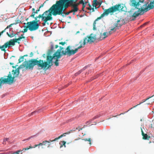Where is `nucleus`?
Masks as SVG:
<instances>
[{"instance_id":"nucleus-51","label":"nucleus","mask_w":154,"mask_h":154,"mask_svg":"<svg viewBox=\"0 0 154 154\" xmlns=\"http://www.w3.org/2000/svg\"><path fill=\"white\" fill-rule=\"evenodd\" d=\"M27 56H28V55L26 54V55H24L23 56H24V57H27Z\"/></svg>"},{"instance_id":"nucleus-6","label":"nucleus","mask_w":154,"mask_h":154,"mask_svg":"<svg viewBox=\"0 0 154 154\" xmlns=\"http://www.w3.org/2000/svg\"><path fill=\"white\" fill-rule=\"evenodd\" d=\"M23 34H22L18 38L11 39L5 43L4 45L2 46L0 45V49H1L2 51L5 52L6 51L5 49L7 48H9L11 46L14 45L16 42H17L19 44L20 42H17V41H20L22 38H25V37L23 36Z\"/></svg>"},{"instance_id":"nucleus-9","label":"nucleus","mask_w":154,"mask_h":154,"mask_svg":"<svg viewBox=\"0 0 154 154\" xmlns=\"http://www.w3.org/2000/svg\"><path fill=\"white\" fill-rule=\"evenodd\" d=\"M61 137V136L60 137H57V138H56L53 140H45L43 141H42V143H40L38 144H35V145L33 147H32L31 146H29V147H27L24 148H23V149L22 150H24V151H25L26 150H27L30 149H31L32 148H35L38 146H43V145H46V143H48L49 144H48V147H49V146L51 144V143H50L51 142H53L54 141H55L59 139H60V137Z\"/></svg>"},{"instance_id":"nucleus-32","label":"nucleus","mask_w":154,"mask_h":154,"mask_svg":"<svg viewBox=\"0 0 154 154\" xmlns=\"http://www.w3.org/2000/svg\"><path fill=\"white\" fill-rule=\"evenodd\" d=\"M102 3V2H97V1L96 2V5L97 6V5H100Z\"/></svg>"},{"instance_id":"nucleus-20","label":"nucleus","mask_w":154,"mask_h":154,"mask_svg":"<svg viewBox=\"0 0 154 154\" xmlns=\"http://www.w3.org/2000/svg\"><path fill=\"white\" fill-rule=\"evenodd\" d=\"M24 59V56H21L20 58L19 59V63H20L22 61H23Z\"/></svg>"},{"instance_id":"nucleus-22","label":"nucleus","mask_w":154,"mask_h":154,"mask_svg":"<svg viewBox=\"0 0 154 154\" xmlns=\"http://www.w3.org/2000/svg\"><path fill=\"white\" fill-rule=\"evenodd\" d=\"M83 140H84L85 141H88L89 142V144L91 145V138H88V139H82Z\"/></svg>"},{"instance_id":"nucleus-3","label":"nucleus","mask_w":154,"mask_h":154,"mask_svg":"<svg viewBox=\"0 0 154 154\" xmlns=\"http://www.w3.org/2000/svg\"><path fill=\"white\" fill-rule=\"evenodd\" d=\"M149 2H144V0H130L129 5L131 7L134 8L132 11L133 12L131 17L134 18L141 15L144 12L153 9L154 7V0L148 4Z\"/></svg>"},{"instance_id":"nucleus-40","label":"nucleus","mask_w":154,"mask_h":154,"mask_svg":"<svg viewBox=\"0 0 154 154\" xmlns=\"http://www.w3.org/2000/svg\"><path fill=\"white\" fill-rule=\"evenodd\" d=\"M97 0H94L93 4L96 3V2L97 1Z\"/></svg>"},{"instance_id":"nucleus-25","label":"nucleus","mask_w":154,"mask_h":154,"mask_svg":"<svg viewBox=\"0 0 154 154\" xmlns=\"http://www.w3.org/2000/svg\"><path fill=\"white\" fill-rule=\"evenodd\" d=\"M35 14H36L35 12H32V14L30 16V17L35 18Z\"/></svg>"},{"instance_id":"nucleus-45","label":"nucleus","mask_w":154,"mask_h":154,"mask_svg":"<svg viewBox=\"0 0 154 154\" xmlns=\"http://www.w3.org/2000/svg\"><path fill=\"white\" fill-rule=\"evenodd\" d=\"M58 47V45H56L55 46V48H57Z\"/></svg>"},{"instance_id":"nucleus-47","label":"nucleus","mask_w":154,"mask_h":154,"mask_svg":"<svg viewBox=\"0 0 154 154\" xmlns=\"http://www.w3.org/2000/svg\"><path fill=\"white\" fill-rule=\"evenodd\" d=\"M93 29L94 30H95L96 29L95 26H93Z\"/></svg>"},{"instance_id":"nucleus-14","label":"nucleus","mask_w":154,"mask_h":154,"mask_svg":"<svg viewBox=\"0 0 154 154\" xmlns=\"http://www.w3.org/2000/svg\"><path fill=\"white\" fill-rule=\"evenodd\" d=\"M154 95H152V96H151V97H148L146 99H144L143 100V101L142 102H141L139 104H137V105L134 106L133 108H134V107H136L138 105L141 104V103H142L144 102H145V101H147L148 100H149V99H150V98H151L152 97H154Z\"/></svg>"},{"instance_id":"nucleus-58","label":"nucleus","mask_w":154,"mask_h":154,"mask_svg":"<svg viewBox=\"0 0 154 154\" xmlns=\"http://www.w3.org/2000/svg\"><path fill=\"white\" fill-rule=\"evenodd\" d=\"M96 117H94V119H96Z\"/></svg>"},{"instance_id":"nucleus-38","label":"nucleus","mask_w":154,"mask_h":154,"mask_svg":"<svg viewBox=\"0 0 154 154\" xmlns=\"http://www.w3.org/2000/svg\"><path fill=\"white\" fill-rule=\"evenodd\" d=\"M45 2H44V3L43 4L41 5L40 6V7H39V8H42V7H43V5H44V3Z\"/></svg>"},{"instance_id":"nucleus-48","label":"nucleus","mask_w":154,"mask_h":154,"mask_svg":"<svg viewBox=\"0 0 154 154\" xmlns=\"http://www.w3.org/2000/svg\"><path fill=\"white\" fill-rule=\"evenodd\" d=\"M20 32H17L16 34H16V35H19V34L20 33Z\"/></svg>"},{"instance_id":"nucleus-17","label":"nucleus","mask_w":154,"mask_h":154,"mask_svg":"<svg viewBox=\"0 0 154 154\" xmlns=\"http://www.w3.org/2000/svg\"><path fill=\"white\" fill-rule=\"evenodd\" d=\"M66 142L64 141H61L60 142V147H63V146H64V147H66Z\"/></svg>"},{"instance_id":"nucleus-56","label":"nucleus","mask_w":154,"mask_h":154,"mask_svg":"<svg viewBox=\"0 0 154 154\" xmlns=\"http://www.w3.org/2000/svg\"><path fill=\"white\" fill-rule=\"evenodd\" d=\"M146 23H144V24L143 25H145L146 24Z\"/></svg>"},{"instance_id":"nucleus-46","label":"nucleus","mask_w":154,"mask_h":154,"mask_svg":"<svg viewBox=\"0 0 154 154\" xmlns=\"http://www.w3.org/2000/svg\"><path fill=\"white\" fill-rule=\"evenodd\" d=\"M35 10L34 8H33L32 9V12H35Z\"/></svg>"},{"instance_id":"nucleus-30","label":"nucleus","mask_w":154,"mask_h":154,"mask_svg":"<svg viewBox=\"0 0 154 154\" xmlns=\"http://www.w3.org/2000/svg\"><path fill=\"white\" fill-rule=\"evenodd\" d=\"M96 3L92 4L93 8H94L95 9H97V8L96 7L97 5H96Z\"/></svg>"},{"instance_id":"nucleus-36","label":"nucleus","mask_w":154,"mask_h":154,"mask_svg":"<svg viewBox=\"0 0 154 154\" xmlns=\"http://www.w3.org/2000/svg\"><path fill=\"white\" fill-rule=\"evenodd\" d=\"M83 40H81L79 42V44H80V45H81V44H83Z\"/></svg>"},{"instance_id":"nucleus-28","label":"nucleus","mask_w":154,"mask_h":154,"mask_svg":"<svg viewBox=\"0 0 154 154\" xmlns=\"http://www.w3.org/2000/svg\"><path fill=\"white\" fill-rule=\"evenodd\" d=\"M82 4V10L83 11H85L84 8H85V7L86 5L84 4V3Z\"/></svg>"},{"instance_id":"nucleus-21","label":"nucleus","mask_w":154,"mask_h":154,"mask_svg":"<svg viewBox=\"0 0 154 154\" xmlns=\"http://www.w3.org/2000/svg\"><path fill=\"white\" fill-rule=\"evenodd\" d=\"M9 140V138H5L3 142V144H6V141H8V140Z\"/></svg>"},{"instance_id":"nucleus-33","label":"nucleus","mask_w":154,"mask_h":154,"mask_svg":"<svg viewBox=\"0 0 154 154\" xmlns=\"http://www.w3.org/2000/svg\"><path fill=\"white\" fill-rule=\"evenodd\" d=\"M103 17V15L102 14L99 17H98L96 20H95V21H97L98 20H100L101 18V17Z\"/></svg>"},{"instance_id":"nucleus-60","label":"nucleus","mask_w":154,"mask_h":154,"mask_svg":"<svg viewBox=\"0 0 154 154\" xmlns=\"http://www.w3.org/2000/svg\"><path fill=\"white\" fill-rule=\"evenodd\" d=\"M132 108H131V109H132Z\"/></svg>"},{"instance_id":"nucleus-19","label":"nucleus","mask_w":154,"mask_h":154,"mask_svg":"<svg viewBox=\"0 0 154 154\" xmlns=\"http://www.w3.org/2000/svg\"><path fill=\"white\" fill-rule=\"evenodd\" d=\"M13 25V24H11L9 25L7 27L3 30L2 31V32H1L0 33V36L2 34L5 32V31L6 30L8 29V28L11 27Z\"/></svg>"},{"instance_id":"nucleus-44","label":"nucleus","mask_w":154,"mask_h":154,"mask_svg":"<svg viewBox=\"0 0 154 154\" xmlns=\"http://www.w3.org/2000/svg\"><path fill=\"white\" fill-rule=\"evenodd\" d=\"M51 50H53V49H54V47H53V45H51Z\"/></svg>"},{"instance_id":"nucleus-49","label":"nucleus","mask_w":154,"mask_h":154,"mask_svg":"<svg viewBox=\"0 0 154 154\" xmlns=\"http://www.w3.org/2000/svg\"><path fill=\"white\" fill-rule=\"evenodd\" d=\"M80 139H80V138H78V139H75V140H74V141H76V140H80Z\"/></svg>"},{"instance_id":"nucleus-24","label":"nucleus","mask_w":154,"mask_h":154,"mask_svg":"<svg viewBox=\"0 0 154 154\" xmlns=\"http://www.w3.org/2000/svg\"><path fill=\"white\" fill-rule=\"evenodd\" d=\"M149 127L150 128H154V123L152 122L149 125Z\"/></svg>"},{"instance_id":"nucleus-37","label":"nucleus","mask_w":154,"mask_h":154,"mask_svg":"<svg viewBox=\"0 0 154 154\" xmlns=\"http://www.w3.org/2000/svg\"><path fill=\"white\" fill-rule=\"evenodd\" d=\"M125 113H121L120 114H119V115H116V116H112V117H116V116H119V115H121V114H124Z\"/></svg>"},{"instance_id":"nucleus-27","label":"nucleus","mask_w":154,"mask_h":154,"mask_svg":"<svg viewBox=\"0 0 154 154\" xmlns=\"http://www.w3.org/2000/svg\"><path fill=\"white\" fill-rule=\"evenodd\" d=\"M0 154H11V151H9L0 153Z\"/></svg>"},{"instance_id":"nucleus-26","label":"nucleus","mask_w":154,"mask_h":154,"mask_svg":"<svg viewBox=\"0 0 154 154\" xmlns=\"http://www.w3.org/2000/svg\"><path fill=\"white\" fill-rule=\"evenodd\" d=\"M25 27H26L25 29H24L23 30V31H22V32L23 33H25L28 30V28H26V26H24Z\"/></svg>"},{"instance_id":"nucleus-31","label":"nucleus","mask_w":154,"mask_h":154,"mask_svg":"<svg viewBox=\"0 0 154 154\" xmlns=\"http://www.w3.org/2000/svg\"><path fill=\"white\" fill-rule=\"evenodd\" d=\"M66 43L65 42H59V45H64Z\"/></svg>"},{"instance_id":"nucleus-54","label":"nucleus","mask_w":154,"mask_h":154,"mask_svg":"<svg viewBox=\"0 0 154 154\" xmlns=\"http://www.w3.org/2000/svg\"><path fill=\"white\" fill-rule=\"evenodd\" d=\"M79 33V31H77V32H76V34H77V33Z\"/></svg>"},{"instance_id":"nucleus-52","label":"nucleus","mask_w":154,"mask_h":154,"mask_svg":"<svg viewBox=\"0 0 154 154\" xmlns=\"http://www.w3.org/2000/svg\"><path fill=\"white\" fill-rule=\"evenodd\" d=\"M10 65H13L14 64V63H10Z\"/></svg>"},{"instance_id":"nucleus-59","label":"nucleus","mask_w":154,"mask_h":154,"mask_svg":"<svg viewBox=\"0 0 154 154\" xmlns=\"http://www.w3.org/2000/svg\"><path fill=\"white\" fill-rule=\"evenodd\" d=\"M134 20V19H132L131 20Z\"/></svg>"},{"instance_id":"nucleus-4","label":"nucleus","mask_w":154,"mask_h":154,"mask_svg":"<svg viewBox=\"0 0 154 154\" xmlns=\"http://www.w3.org/2000/svg\"><path fill=\"white\" fill-rule=\"evenodd\" d=\"M37 18H41L42 21H43L42 24L44 26L45 25L46 23L49 25L48 21L53 20V17L50 16L48 10L46 11L42 14H40L38 16L35 17V20L27 22L26 28H28L30 31H35L38 29L39 25L38 23L39 20H37Z\"/></svg>"},{"instance_id":"nucleus-11","label":"nucleus","mask_w":154,"mask_h":154,"mask_svg":"<svg viewBox=\"0 0 154 154\" xmlns=\"http://www.w3.org/2000/svg\"><path fill=\"white\" fill-rule=\"evenodd\" d=\"M75 131H76V130H75V128H74L72 130H70L69 131H67L66 133L63 134L61 135L60 136H59L58 137H60L61 136V137L60 138H61L63 136H65V134H69L70 133H71Z\"/></svg>"},{"instance_id":"nucleus-57","label":"nucleus","mask_w":154,"mask_h":154,"mask_svg":"<svg viewBox=\"0 0 154 154\" xmlns=\"http://www.w3.org/2000/svg\"><path fill=\"white\" fill-rule=\"evenodd\" d=\"M13 67V68H16V66H12Z\"/></svg>"},{"instance_id":"nucleus-2","label":"nucleus","mask_w":154,"mask_h":154,"mask_svg":"<svg viewBox=\"0 0 154 154\" xmlns=\"http://www.w3.org/2000/svg\"><path fill=\"white\" fill-rule=\"evenodd\" d=\"M48 10L51 17L58 15L64 17L72 11L76 12L79 8L75 7L69 0H59Z\"/></svg>"},{"instance_id":"nucleus-12","label":"nucleus","mask_w":154,"mask_h":154,"mask_svg":"<svg viewBox=\"0 0 154 154\" xmlns=\"http://www.w3.org/2000/svg\"><path fill=\"white\" fill-rule=\"evenodd\" d=\"M142 135L143 136V138L144 140L148 139V135L146 134H144L142 128H141Z\"/></svg>"},{"instance_id":"nucleus-53","label":"nucleus","mask_w":154,"mask_h":154,"mask_svg":"<svg viewBox=\"0 0 154 154\" xmlns=\"http://www.w3.org/2000/svg\"><path fill=\"white\" fill-rule=\"evenodd\" d=\"M35 112V111H34V112H33L32 113V115Z\"/></svg>"},{"instance_id":"nucleus-55","label":"nucleus","mask_w":154,"mask_h":154,"mask_svg":"<svg viewBox=\"0 0 154 154\" xmlns=\"http://www.w3.org/2000/svg\"><path fill=\"white\" fill-rule=\"evenodd\" d=\"M33 136H31V137H30L28 138V139H30L31 137H32Z\"/></svg>"},{"instance_id":"nucleus-15","label":"nucleus","mask_w":154,"mask_h":154,"mask_svg":"<svg viewBox=\"0 0 154 154\" xmlns=\"http://www.w3.org/2000/svg\"><path fill=\"white\" fill-rule=\"evenodd\" d=\"M154 95H152V96H151V97H148L146 99H144L143 100V101L142 102H141L139 104H137V105L134 106L133 108H134V107H136L138 105L141 104V103H142L144 102H145V101H147L148 100H149V99H150V98H151L152 97H154Z\"/></svg>"},{"instance_id":"nucleus-8","label":"nucleus","mask_w":154,"mask_h":154,"mask_svg":"<svg viewBox=\"0 0 154 154\" xmlns=\"http://www.w3.org/2000/svg\"><path fill=\"white\" fill-rule=\"evenodd\" d=\"M123 8V4H119L110 7L108 9H106L104 13L108 15L109 13H113L117 11H122Z\"/></svg>"},{"instance_id":"nucleus-42","label":"nucleus","mask_w":154,"mask_h":154,"mask_svg":"<svg viewBox=\"0 0 154 154\" xmlns=\"http://www.w3.org/2000/svg\"><path fill=\"white\" fill-rule=\"evenodd\" d=\"M96 21H95H95H94V22L93 23V26H95V24H96Z\"/></svg>"},{"instance_id":"nucleus-43","label":"nucleus","mask_w":154,"mask_h":154,"mask_svg":"<svg viewBox=\"0 0 154 154\" xmlns=\"http://www.w3.org/2000/svg\"><path fill=\"white\" fill-rule=\"evenodd\" d=\"M88 3V1H86L85 2H84V4H85L86 5Z\"/></svg>"},{"instance_id":"nucleus-34","label":"nucleus","mask_w":154,"mask_h":154,"mask_svg":"<svg viewBox=\"0 0 154 154\" xmlns=\"http://www.w3.org/2000/svg\"><path fill=\"white\" fill-rule=\"evenodd\" d=\"M154 143V138H153V139L151 141H150L149 142V143Z\"/></svg>"},{"instance_id":"nucleus-29","label":"nucleus","mask_w":154,"mask_h":154,"mask_svg":"<svg viewBox=\"0 0 154 154\" xmlns=\"http://www.w3.org/2000/svg\"><path fill=\"white\" fill-rule=\"evenodd\" d=\"M75 130H78L79 131H80V130H81L83 128H81L80 127H78L76 128H75Z\"/></svg>"},{"instance_id":"nucleus-10","label":"nucleus","mask_w":154,"mask_h":154,"mask_svg":"<svg viewBox=\"0 0 154 154\" xmlns=\"http://www.w3.org/2000/svg\"><path fill=\"white\" fill-rule=\"evenodd\" d=\"M72 4L76 8H78V6L80 4L84 3V1L85 0H80L78 2H77L78 0H69Z\"/></svg>"},{"instance_id":"nucleus-5","label":"nucleus","mask_w":154,"mask_h":154,"mask_svg":"<svg viewBox=\"0 0 154 154\" xmlns=\"http://www.w3.org/2000/svg\"><path fill=\"white\" fill-rule=\"evenodd\" d=\"M97 39H99L97 37V35H94L92 34H91L89 35H88L85 37L83 39V44H81L79 46L75 49V50H71L70 46H68L66 48L65 51H62L63 54L64 55H67L69 56L73 55L78 51L79 49L84 47L86 43L91 44L94 42Z\"/></svg>"},{"instance_id":"nucleus-18","label":"nucleus","mask_w":154,"mask_h":154,"mask_svg":"<svg viewBox=\"0 0 154 154\" xmlns=\"http://www.w3.org/2000/svg\"><path fill=\"white\" fill-rule=\"evenodd\" d=\"M152 97L149 99L148 101V103H146L147 105H149L152 104L154 102V98H152Z\"/></svg>"},{"instance_id":"nucleus-13","label":"nucleus","mask_w":154,"mask_h":154,"mask_svg":"<svg viewBox=\"0 0 154 154\" xmlns=\"http://www.w3.org/2000/svg\"><path fill=\"white\" fill-rule=\"evenodd\" d=\"M88 5L89 6V7L86 8V9H87L88 10H90L91 12H94L95 11L94 8H93L92 7L91 5L89 3L88 4Z\"/></svg>"},{"instance_id":"nucleus-50","label":"nucleus","mask_w":154,"mask_h":154,"mask_svg":"<svg viewBox=\"0 0 154 154\" xmlns=\"http://www.w3.org/2000/svg\"><path fill=\"white\" fill-rule=\"evenodd\" d=\"M72 12H73V15H75V12H74V11H72Z\"/></svg>"},{"instance_id":"nucleus-16","label":"nucleus","mask_w":154,"mask_h":154,"mask_svg":"<svg viewBox=\"0 0 154 154\" xmlns=\"http://www.w3.org/2000/svg\"><path fill=\"white\" fill-rule=\"evenodd\" d=\"M15 34L14 33V31L13 30L12 31L11 33V34H9L8 32H7V35L10 38H12L14 36H15L16 35V34Z\"/></svg>"},{"instance_id":"nucleus-35","label":"nucleus","mask_w":154,"mask_h":154,"mask_svg":"<svg viewBox=\"0 0 154 154\" xmlns=\"http://www.w3.org/2000/svg\"><path fill=\"white\" fill-rule=\"evenodd\" d=\"M40 8H39V9L38 10H37L36 11H35V13L36 14H38V12L40 11Z\"/></svg>"},{"instance_id":"nucleus-23","label":"nucleus","mask_w":154,"mask_h":154,"mask_svg":"<svg viewBox=\"0 0 154 154\" xmlns=\"http://www.w3.org/2000/svg\"><path fill=\"white\" fill-rule=\"evenodd\" d=\"M23 150H19L16 152H11V154H19V153L20 152L22 151Z\"/></svg>"},{"instance_id":"nucleus-41","label":"nucleus","mask_w":154,"mask_h":154,"mask_svg":"<svg viewBox=\"0 0 154 154\" xmlns=\"http://www.w3.org/2000/svg\"><path fill=\"white\" fill-rule=\"evenodd\" d=\"M30 57H32L33 56V53L32 52H31L30 53Z\"/></svg>"},{"instance_id":"nucleus-39","label":"nucleus","mask_w":154,"mask_h":154,"mask_svg":"<svg viewBox=\"0 0 154 154\" xmlns=\"http://www.w3.org/2000/svg\"><path fill=\"white\" fill-rule=\"evenodd\" d=\"M91 120H89V121H87L86 123V124H87L88 123H89V124L90 123H91Z\"/></svg>"},{"instance_id":"nucleus-1","label":"nucleus","mask_w":154,"mask_h":154,"mask_svg":"<svg viewBox=\"0 0 154 154\" xmlns=\"http://www.w3.org/2000/svg\"><path fill=\"white\" fill-rule=\"evenodd\" d=\"M64 49L63 47L60 46L59 49L57 50L52 56L47 55L46 62H44L43 60H37L35 59H32L29 61H25L24 63V64L20 65L16 70H12V74L14 75L13 77L10 73L7 76L8 78H4L3 77H1L0 78V88H1L2 84L7 83L11 85L13 84L14 82V78L18 76L20 73L19 69L21 68L25 67L26 69H32L34 66L37 65L38 67H41V68L48 69L52 65V62L53 59L56 60L54 62L55 65L56 66H58L59 63L58 59L61 57L62 55H63L62 53V51L66 50L65 51L63 50Z\"/></svg>"},{"instance_id":"nucleus-7","label":"nucleus","mask_w":154,"mask_h":154,"mask_svg":"<svg viewBox=\"0 0 154 154\" xmlns=\"http://www.w3.org/2000/svg\"><path fill=\"white\" fill-rule=\"evenodd\" d=\"M121 22L120 20H118L116 23L114 24V28L111 29L109 32H105L103 34L101 33L100 35V37L98 38L100 40L104 39L110 35L113 32H115L117 29V27H120L122 25V24L120 23Z\"/></svg>"}]
</instances>
